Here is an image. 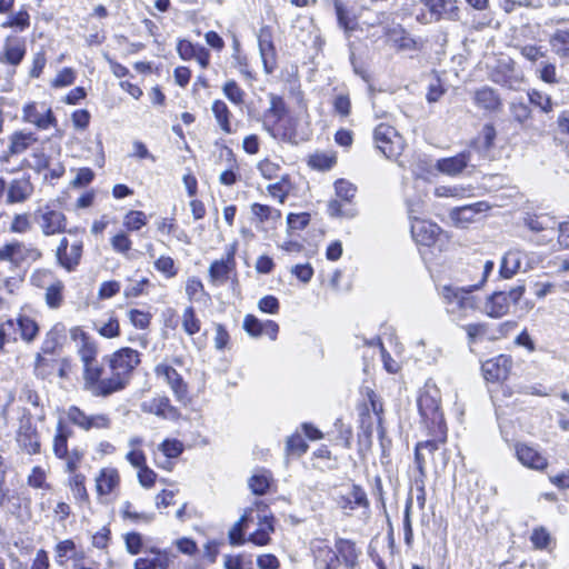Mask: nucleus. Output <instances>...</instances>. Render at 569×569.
<instances>
[{
    "label": "nucleus",
    "instance_id": "1",
    "mask_svg": "<svg viewBox=\"0 0 569 569\" xmlns=\"http://www.w3.org/2000/svg\"><path fill=\"white\" fill-rule=\"evenodd\" d=\"M140 361V353L128 347L103 357V362L110 371V378L99 380V375L93 382L90 393L93 397L107 398L122 391L129 385L132 372Z\"/></svg>",
    "mask_w": 569,
    "mask_h": 569
},
{
    "label": "nucleus",
    "instance_id": "2",
    "mask_svg": "<svg viewBox=\"0 0 569 569\" xmlns=\"http://www.w3.org/2000/svg\"><path fill=\"white\" fill-rule=\"evenodd\" d=\"M495 262L488 260L483 264L482 276L479 282L469 287L443 286L441 297L447 306V311L458 317H465L468 311L477 309V297L471 293L479 290L486 283L489 274L493 270Z\"/></svg>",
    "mask_w": 569,
    "mask_h": 569
},
{
    "label": "nucleus",
    "instance_id": "3",
    "mask_svg": "<svg viewBox=\"0 0 569 569\" xmlns=\"http://www.w3.org/2000/svg\"><path fill=\"white\" fill-rule=\"evenodd\" d=\"M69 333L76 353L82 363L83 390L90 393L96 378L101 372V369L98 368V342L80 327L71 328Z\"/></svg>",
    "mask_w": 569,
    "mask_h": 569
},
{
    "label": "nucleus",
    "instance_id": "4",
    "mask_svg": "<svg viewBox=\"0 0 569 569\" xmlns=\"http://www.w3.org/2000/svg\"><path fill=\"white\" fill-rule=\"evenodd\" d=\"M33 221L44 237H52L67 231V217L54 201H49L37 208L33 212Z\"/></svg>",
    "mask_w": 569,
    "mask_h": 569
},
{
    "label": "nucleus",
    "instance_id": "5",
    "mask_svg": "<svg viewBox=\"0 0 569 569\" xmlns=\"http://www.w3.org/2000/svg\"><path fill=\"white\" fill-rule=\"evenodd\" d=\"M42 251L31 244L13 240L0 247V262H9L14 269L32 264L42 258Z\"/></svg>",
    "mask_w": 569,
    "mask_h": 569
},
{
    "label": "nucleus",
    "instance_id": "6",
    "mask_svg": "<svg viewBox=\"0 0 569 569\" xmlns=\"http://www.w3.org/2000/svg\"><path fill=\"white\" fill-rule=\"evenodd\" d=\"M411 234L417 243L439 251L445 250L449 241L447 233L437 223L423 219L411 222Z\"/></svg>",
    "mask_w": 569,
    "mask_h": 569
},
{
    "label": "nucleus",
    "instance_id": "7",
    "mask_svg": "<svg viewBox=\"0 0 569 569\" xmlns=\"http://www.w3.org/2000/svg\"><path fill=\"white\" fill-rule=\"evenodd\" d=\"M377 149L388 159L398 158L406 147L403 137L390 124L380 123L373 130Z\"/></svg>",
    "mask_w": 569,
    "mask_h": 569
},
{
    "label": "nucleus",
    "instance_id": "8",
    "mask_svg": "<svg viewBox=\"0 0 569 569\" xmlns=\"http://www.w3.org/2000/svg\"><path fill=\"white\" fill-rule=\"evenodd\" d=\"M66 415L68 420L73 426L86 432L108 430L112 425V420L109 413H88L78 406H70Z\"/></svg>",
    "mask_w": 569,
    "mask_h": 569
},
{
    "label": "nucleus",
    "instance_id": "9",
    "mask_svg": "<svg viewBox=\"0 0 569 569\" xmlns=\"http://www.w3.org/2000/svg\"><path fill=\"white\" fill-rule=\"evenodd\" d=\"M39 137L31 131L27 130H17L12 132L8 140V149L0 157V163L2 164V170L12 173L18 170V168H10L8 164L10 162V158L13 156H19L24 153L27 150L32 149V147L38 143Z\"/></svg>",
    "mask_w": 569,
    "mask_h": 569
},
{
    "label": "nucleus",
    "instance_id": "10",
    "mask_svg": "<svg viewBox=\"0 0 569 569\" xmlns=\"http://www.w3.org/2000/svg\"><path fill=\"white\" fill-rule=\"evenodd\" d=\"M441 396L438 387L427 381L418 398V408L425 419L431 420L432 423L441 426L442 413L440 411Z\"/></svg>",
    "mask_w": 569,
    "mask_h": 569
},
{
    "label": "nucleus",
    "instance_id": "11",
    "mask_svg": "<svg viewBox=\"0 0 569 569\" xmlns=\"http://www.w3.org/2000/svg\"><path fill=\"white\" fill-rule=\"evenodd\" d=\"M21 119L38 130H48L58 124L52 109L46 103L37 101L28 102L22 107Z\"/></svg>",
    "mask_w": 569,
    "mask_h": 569
},
{
    "label": "nucleus",
    "instance_id": "12",
    "mask_svg": "<svg viewBox=\"0 0 569 569\" xmlns=\"http://www.w3.org/2000/svg\"><path fill=\"white\" fill-rule=\"evenodd\" d=\"M238 243L232 242L227 247L226 254L221 259L211 262L208 273L209 280L213 286H222L228 282L232 276L236 278V252Z\"/></svg>",
    "mask_w": 569,
    "mask_h": 569
},
{
    "label": "nucleus",
    "instance_id": "13",
    "mask_svg": "<svg viewBox=\"0 0 569 569\" xmlns=\"http://www.w3.org/2000/svg\"><path fill=\"white\" fill-rule=\"evenodd\" d=\"M157 378L162 379L172 391L177 401L187 403L189 401V387L182 376L170 365L159 363L154 368Z\"/></svg>",
    "mask_w": 569,
    "mask_h": 569
},
{
    "label": "nucleus",
    "instance_id": "14",
    "mask_svg": "<svg viewBox=\"0 0 569 569\" xmlns=\"http://www.w3.org/2000/svg\"><path fill=\"white\" fill-rule=\"evenodd\" d=\"M490 209L487 202L479 201L472 204L457 207L450 210L452 223L459 228H467L470 223L479 221Z\"/></svg>",
    "mask_w": 569,
    "mask_h": 569
},
{
    "label": "nucleus",
    "instance_id": "15",
    "mask_svg": "<svg viewBox=\"0 0 569 569\" xmlns=\"http://www.w3.org/2000/svg\"><path fill=\"white\" fill-rule=\"evenodd\" d=\"M335 190L337 197L340 199H335L329 201L328 203V212L331 217H353L355 212L351 210L343 211L342 210V201L350 203L352 199L356 197L357 187L351 182L339 179L335 183Z\"/></svg>",
    "mask_w": 569,
    "mask_h": 569
},
{
    "label": "nucleus",
    "instance_id": "16",
    "mask_svg": "<svg viewBox=\"0 0 569 569\" xmlns=\"http://www.w3.org/2000/svg\"><path fill=\"white\" fill-rule=\"evenodd\" d=\"M176 555L168 549L151 548L146 556L136 559L134 569H169Z\"/></svg>",
    "mask_w": 569,
    "mask_h": 569
},
{
    "label": "nucleus",
    "instance_id": "17",
    "mask_svg": "<svg viewBox=\"0 0 569 569\" xmlns=\"http://www.w3.org/2000/svg\"><path fill=\"white\" fill-rule=\"evenodd\" d=\"M26 52V40L17 36H9L6 38L0 51V62L17 67L23 60Z\"/></svg>",
    "mask_w": 569,
    "mask_h": 569
},
{
    "label": "nucleus",
    "instance_id": "18",
    "mask_svg": "<svg viewBox=\"0 0 569 569\" xmlns=\"http://www.w3.org/2000/svg\"><path fill=\"white\" fill-rule=\"evenodd\" d=\"M383 32L398 50L413 51L419 49L418 41L400 23H387L383 27Z\"/></svg>",
    "mask_w": 569,
    "mask_h": 569
},
{
    "label": "nucleus",
    "instance_id": "19",
    "mask_svg": "<svg viewBox=\"0 0 569 569\" xmlns=\"http://www.w3.org/2000/svg\"><path fill=\"white\" fill-rule=\"evenodd\" d=\"M258 510L262 508L261 512L257 515L258 529L252 532L248 541L257 545L264 546L270 541V533L273 531V517L266 512V505L261 501L256 502Z\"/></svg>",
    "mask_w": 569,
    "mask_h": 569
},
{
    "label": "nucleus",
    "instance_id": "20",
    "mask_svg": "<svg viewBox=\"0 0 569 569\" xmlns=\"http://www.w3.org/2000/svg\"><path fill=\"white\" fill-rule=\"evenodd\" d=\"M515 449L517 459L522 466L537 471H542L548 467V459L537 448L517 443Z\"/></svg>",
    "mask_w": 569,
    "mask_h": 569
},
{
    "label": "nucleus",
    "instance_id": "21",
    "mask_svg": "<svg viewBox=\"0 0 569 569\" xmlns=\"http://www.w3.org/2000/svg\"><path fill=\"white\" fill-rule=\"evenodd\" d=\"M337 503L346 515H350L357 507L368 508L369 506L365 490L358 485H352L346 493L340 495Z\"/></svg>",
    "mask_w": 569,
    "mask_h": 569
},
{
    "label": "nucleus",
    "instance_id": "22",
    "mask_svg": "<svg viewBox=\"0 0 569 569\" xmlns=\"http://www.w3.org/2000/svg\"><path fill=\"white\" fill-rule=\"evenodd\" d=\"M177 52L184 61L194 59L203 69L208 68L210 63V52L204 47L193 44L188 40L178 41Z\"/></svg>",
    "mask_w": 569,
    "mask_h": 569
},
{
    "label": "nucleus",
    "instance_id": "23",
    "mask_svg": "<svg viewBox=\"0 0 569 569\" xmlns=\"http://www.w3.org/2000/svg\"><path fill=\"white\" fill-rule=\"evenodd\" d=\"M258 44L260 57L263 63L266 73L270 74L277 67L276 49L271 40L269 29L262 28L258 36Z\"/></svg>",
    "mask_w": 569,
    "mask_h": 569
},
{
    "label": "nucleus",
    "instance_id": "24",
    "mask_svg": "<svg viewBox=\"0 0 569 569\" xmlns=\"http://www.w3.org/2000/svg\"><path fill=\"white\" fill-rule=\"evenodd\" d=\"M435 21L441 19L455 20L458 18L456 0H421Z\"/></svg>",
    "mask_w": 569,
    "mask_h": 569
},
{
    "label": "nucleus",
    "instance_id": "25",
    "mask_svg": "<svg viewBox=\"0 0 569 569\" xmlns=\"http://www.w3.org/2000/svg\"><path fill=\"white\" fill-rule=\"evenodd\" d=\"M141 408L144 412L156 415L163 419L176 420L180 416L178 409L170 403L167 397H157L144 401Z\"/></svg>",
    "mask_w": 569,
    "mask_h": 569
},
{
    "label": "nucleus",
    "instance_id": "26",
    "mask_svg": "<svg viewBox=\"0 0 569 569\" xmlns=\"http://www.w3.org/2000/svg\"><path fill=\"white\" fill-rule=\"evenodd\" d=\"M33 193V184L29 178L13 179L7 188V203H23Z\"/></svg>",
    "mask_w": 569,
    "mask_h": 569
},
{
    "label": "nucleus",
    "instance_id": "27",
    "mask_svg": "<svg viewBox=\"0 0 569 569\" xmlns=\"http://www.w3.org/2000/svg\"><path fill=\"white\" fill-rule=\"evenodd\" d=\"M442 437L438 440H427L418 442L415 448V462L421 477L426 476V462L427 458L432 456L439 448V443L446 442V432L441 431Z\"/></svg>",
    "mask_w": 569,
    "mask_h": 569
},
{
    "label": "nucleus",
    "instance_id": "28",
    "mask_svg": "<svg viewBox=\"0 0 569 569\" xmlns=\"http://www.w3.org/2000/svg\"><path fill=\"white\" fill-rule=\"evenodd\" d=\"M120 485L119 471L113 467L102 468L96 477V490L99 496L112 493Z\"/></svg>",
    "mask_w": 569,
    "mask_h": 569
},
{
    "label": "nucleus",
    "instance_id": "29",
    "mask_svg": "<svg viewBox=\"0 0 569 569\" xmlns=\"http://www.w3.org/2000/svg\"><path fill=\"white\" fill-rule=\"evenodd\" d=\"M470 162V156L468 152H461L453 157L439 159L436 163V168L439 172L456 177L463 172Z\"/></svg>",
    "mask_w": 569,
    "mask_h": 569
},
{
    "label": "nucleus",
    "instance_id": "30",
    "mask_svg": "<svg viewBox=\"0 0 569 569\" xmlns=\"http://www.w3.org/2000/svg\"><path fill=\"white\" fill-rule=\"evenodd\" d=\"M17 442L23 451L29 455L38 453L40 450V441L36 428L28 420L20 425L17 435Z\"/></svg>",
    "mask_w": 569,
    "mask_h": 569
},
{
    "label": "nucleus",
    "instance_id": "31",
    "mask_svg": "<svg viewBox=\"0 0 569 569\" xmlns=\"http://www.w3.org/2000/svg\"><path fill=\"white\" fill-rule=\"evenodd\" d=\"M316 562L321 569H343L340 556L329 546H320L315 550Z\"/></svg>",
    "mask_w": 569,
    "mask_h": 569
},
{
    "label": "nucleus",
    "instance_id": "32",
    "mask_svg": "<svg viewBox=\"0 0 569 569\" xmlns=\"http://www.w3.org/2000/svg\"><path fill=\"white\" fill-rule=\"evenodd\" d=\"M335 550L341 558L343 569H355L358 563L359 551L356 545L347 539H338L335 543Z\"/></svg>",
    "mask_w": 569,
    "mask_h": 569
},
{
    "label": "nucleus",
    "instance_id": "33",
    "mask_svg": "<svg viewBox=\"0 0 569 569\" xmlns=\"http://www.w3.org/2000/svg\"><path fill=\"white\" fill-rule=\"evenodd\" d=\"M250 210L259 223H267L272 228H276V224L281 219V211L268 204L254 202L251 204Z\"/></svg>",
    "mask_w": 569,
    "mask_h": 569
},
{
    "label": "nucleus",
    "instance_id": "34",
    "mask_svg": "<svg viewBox=\"0 0 569 569\" xmlns=\"http://www.w3.org/2000/svg\"><path fill=\"white\" fill-rule=\"evenodd\" d=\"M254 521L253 509L249 508L244 511L242 517L232 526L229 531V541L233 546H241L244 543L246 539L243 537L244 530H247Z\"/></svg>",
    "mask_w": 569,
    "mask_h": 569
},
{
    "label": "nucleus",
    "instance_id": "35",
    "mask_svg": "<svg viewBox=\"0 0 569 569\" xmlns=\"http://www.w3.org/2000/svg\"><path fill=\"white\" fill-rule=\"evenodd\" d=\"M495 139H496L495 127L492 124H487L483 127L480 134L475 139L473 147L483 157H486V158L493 157L491 154V149L493 148Z\"/></svg>",
    "mask_w": 569,
    "mask_h": 569
},
{
    "label": "nucleus",
    "instance_id": "36",
    "mask_svg": "<svg viewBox=\"0 0 569 569\" xmlns=\"http://www.w3.org/2000/svg\"><path fill=\"white\" fill-rule=\"evenodd\" d=\"M82 256V242L78 241L70 246L67 251L57 258V262L67 271H73L80 263Z\"/></svg>",
    "mask_w": 569,
    "mask_h": 569
},
{
    "label": "nucleus",
    "instance_id": "37",
    "mask_svg": "<svg viewBox=\"0 0 569 569\" xmlns=\"http://www.w3.org/2000/svg\"><path fill=\"white\" fill-rule=\"evenodd\" d=\"M211 111L220 129L224 133L231 134L233 132L230 123L231 112L227 103L220 99H217L211 104Z\"/></svg>",
    "mask_w": 569,
    "mask_h": 569
},
{
    "label": "nucleus",
    "instance_id": "38",
    "mask_svg": "<svg viewBox=\"0 0 569 569\" xmlns=\"http://www.w3.org/2000/svg\"><path fill=\"white\" fill-rule=\"evenodd\" d=\"M530 541L536 549L540 550H551L556 546L555 538L551 536L550 531L542 526L532 529Z\"/></svg>",
    "mask_w": 569,
    "mask_h": 569
},
{
    "label": "nucleus",
    "instance_id": "39",
    "mask_svg": "<svg viewBox=\"0 0 569 569\" xmlns=\"http://www.w3.org/2000/svg\"><path fill=\"white\" fill-rule=\"evenodd\" d=\"M292 190V186L289 176H282L279 181L267 186V192L273 199H277L279 203H284L287 197Z\"/></svg>",
    "mask_w": 569,
    "mask_h": 569
},
{
    "label": "nucleus",
    "instance_id": "40",
    "mask_svg": "<svg viewBox=\"0 0 569 569\" xmlns=\"http://www.w3.org/2000/svg\"><path fill=\"white\" fill-rule=\"evenodd\" d=\"M475 102L485 111H493L498 107V97L493 89L483 87L476 91Z\"/></svg>",
    "mask_w": 569,
    "mask_h": 569
},
{
    "label": "nucleus",
    "instance_id": "41",
    "mask_svg": "<svg viewBox=\"0 0 569 569\" xmlns=\"http://www.w3.org/2000/svg\"><path fill=\"white\" fill-rule=\"evenodd\" d=\"M521 253L517 250L508 251L500 263V276L505 278L512 277L520 268Z\"/></svg>",
    "mask_w": 569,
    "mask_h": 569
},
{
    "label": "nucleus",
    "instance_id": "42",
    "mask_svg": "<svg viewBox=\"0 0 569 569\" xmlns=\"http://www.w3.org/2000/svg\"><path fill=\"white\" fill-rule=\"evenodd\" d=\"M525 224L535 232L552 230L556 221L548 214H527L523 218Z\"/></svg>",
    "mask_w": 569,
    "mask_h": 569
},
{
    "label": "nucleus",
    "instance_id": "43",
    "mask_svg": "<svg viewBox=\"0 0 569 569\" xmlns=\"http://www.w3.org/2000/svg\"><path fill=\"white\" fill-rule=\"evenodd\" d=\"M73 555H80V552L76 551V543L71 539L59 541L54 546V561L58 566L63 567L67 559H72Z\"/></svg>",
    "mask_w": 569,
    "mask_h": 569
},
{
    "label": "nucleus",
    "instance_id": "44",
    "mask_svg": "<svg viewBox=\"0 0 569 569\" xmlns=\"http://www.w3.org/2000/svg\"><path fill=\"white\" fill-rule=\"evenodd\" d=\"M271 476L268 471L261 470L253 473L249 479L250 490L258 496L264 495L270 487Z\"/></svg>",
    "mask_w": 569,
    "mask_h": 569
},
{
    "label": "nucleus",
    "instance_id": "45",
    "mask_svg": "<svg viewBox=\"0 0 569 569\" xmlns=\"http://www.w3.org/2000/svg\"><path fill=\"white\" fill-rule=\"evenodd\" d=\"M550 46L559 57H569V30H557L550 38Z\"/></svg>",
    "mask_w": 569,
    "mask_h": 569
},
{
    "label": "nucleus",
    "instance_id": "46",
    "mask_svg": "<svg viewBox=\"0 0 569 569\" xmlns=\"http://www.w3.org/2000/svg\"><path fill=\"white\" fill-rule=\"evenodd\" d=\"M18 339V325L14 319H0V350L8 342Z\"/></svg>",
    "mask_w": 569,
    "mask_h": 569
},
{
    "label": "nucleus",
    "instance_id": "47",
    "mask_svg": "<svg viewBox=\"0 0 569 569\" xmlns=\"http://www.w3.org/2000/svg\"><path fill=\"white\" fill-rule=\"evenodd\" d=\"M18 333L21 339L27 342L32 341L38 335L39 328L34 320L28 317H19L17 319Z\"/></svg>",
    "mask_w": 569,
    "mask_h": 569
},
{
    "label": "nucleus",
    "instance_id": "48",
    "mask_svg": "<svg viewBox=\"0 0 569 569\" xmlns=\"http://www.w3.org/2000/svg\"><path fill=\"white\" fill-rule=\"evenodd\" d=\"M69 436L70 432L66 431L62 422H59L57 426V433L53 439V452L60 459L67 456Z\"/></svg>",
    "mask_w": 569,
    "mask_h": 569
},
{
    "label": "nucleus",
    "instance_id": "49",
    "mask_svg": "<svg viewBox=\"0 0 569 569\" xmlns=\"http://www.w3.org/2000/svg\"><path fill=\"white\" fill-rule=\"evenodd\" d=\"M222 92L234 106L240 107L244 103L246 92L234 80H228L222 87Z\"/></svg>",
    "mask_w": 569,
    "mask_h": 569
},
{
    "label": "nucleus",
    "instance_id": "50",
    "mask_svg": "<svg viewBox=\"0 0 569 569\" xmlns=\"http://www.w3.org/2000/svg\"><path fill=\"white\" fill-rule=\"evenodd\" d=\"M62 331L63 328L57 325L47 332L41 347L43 353L51 355L56 351L60 343Z\"/></svg>",
    "mask_w": 569,
    "mask_h": 569
},
{
    "label": "nucleus",
    "instance_id": "51",
    "mask_svg": "<svg viewBox=\"0 0 569 569\" xmlns=\"http://www.w3.org/2000/svg\"><path fill=\"white\" fill-rule=\"evenodd\" d=\"M64 284L61 280L53 281L46 291V302L50 308H58L61 306Z\"/></svg>",
    "mask_w": 569,
    "mask_h": 569
},
{
    "label": "nucleus",
    "instance_id": "52",
    "mask_svg": "<svg viewBox=\"0 0 569 569\" xmlns=\"http://www.w3.org/2000/svg\"><path fill=\"white\" fill-rule=\"evenodd\" d=\"M181 322L184 332L189 336H193L200 331L201 322L196 317V312L192 307H188L183 310Z\"/></svg>",
    "mask_w": 569,
    "mask_h": 569
},
{
    "label": "nucleus",
    "instance_id": "53",
    "mask_svg": "<svg viewBox=\"0 0 569 569\" xmlns=\"http://www.w3.org/2000/svg\"><path fill=\"white\" fill-rule=\"evenodd\" d=\"M497 297H498V291L491 292L483 299H480L477 297V309L476 310H478L491 318H497L498 317Z\"/></svg>",
    "mask_w": 569,
    "mask_h": 569
},
{
    "label": "nucleus",
    "instance_id": "54",
    "mask_svg": "<svg viewBox=\"0 0 569 569\" xmlns=\"http://www.w3.org/2000/svg\"><path fill=\"white\" fill-rule=\"evenodd\" d=\"M148 222L147 216L142 211L131 210L123 218V226L128 231H138Z\"/></svg>",
    "mask_w": 569,
    "mask_h": 569
},
{
    "label": "nucleus",
    "instance_id": "55",
    "mask_svg": "<svg viewBox=\"0 0 569 569\" xmlns=\"http://www.w3.org/2000/svg\"><path fill=\"white\" fill-rule=\"evenodd\" d=\"M121 515L124 519L132 522H144L149 523L153 520L152 513L137 512L133 510V506L130 501H124L121 508Z\"/></svg>",
    "mask_w": 569,
    "mask_h": 569
},
{
    "label": "nucleus",
    "instance_id": "56",
    "mask_svg": "<svg viewBox=\"0 0 569 569\" xmlns=\"http://www.w3.org/2000/svg\"><path fill=\"white\" fill-rule=\"evenodd\" d=\"M30 24V16L26 10H20L14 14H11L6 22L2 23L3 28H16L19 31H23Z\"/></svg>",
    "mask_w": 569,
    "mask_h": 569
},
{
    "label": "nucleus",
    "instance_id": "57",
    "mask_svg": "<svg viewBox=\"0 0 569 569\" xmlns=\"http://www.w3.org/2000/svg\"><path fill=\"white\" fill-rule=\"evenodd\" d=\"M27 482L34 489H50V485L47 482V472L39 466L32 468Z\"/></svg>",
    "mask_w": 569,
    "mask_h": 569
},
{
    "label": "nucleus",
    "instance_id": "58",
    "mask_svg": "<svg viewBox=\"0 0 569 569\" xmlns=\"http://www.w3.org/2000/svg\"><path fill=\"white\" fill-rule=\"evenodd\" d=\"M110 244L116 252L127 256L131 250L132 241L126 232L120 231L110 239Z\"/></svg>",
    "mask_w": 569,
    "mask_h": 569
},
{
    "label": "nucleus",
    "instance_id": "59",
    "mask_svg": "<svg viewBox=\"0 0 569 569\" xmlns=\"http://www.w3.org/2000/svg\"><path fill=\"white\" fill-rule=\"evenodd\" d=\"M309 166L318 170H329L336 163V157L328 153H315L309 158Z\"/></svg>",
    "mask_w": 569,
    "mask_h": 569
},
{
    "label": "nucleus",
    "instance_id": "60",
    "mask_svg": "<svg viewBox=\"0 0 569 569\" xmlns=\"http://www.w3.org/2000/svg\"><path fill=\"white\" fill-rule=\"evenodd\" d=\"M23 164L37 172H41L49 167V157L42 150L37 149L31 153V159L24 160Z\"/></svg>",
    "mask_w": 569,
    "mask_h": 569
},
{
    "label": "nucleus",
    "instance_id": "61",
    "mask_svg": "<svg viewBox=\"0 0 569 569\" xmlns=\"http://www.w3.org/2000/svg\"><path fill=\"white\" fill-rule=\"evenodd\" d=\"M32 229V221L28 213L14 214L10 223V231L13 233H27Z\"/></svg>",
    "mask_w": 569,
    "mask_h": 569
},
{
    "label": "nucleus",
    "instance_id": "62",
    "mask_svg": "<svg viewBox=\"0 0 569 569\" xmlns=\"http://www.w3.org/2000/svg\"><path fill=\"white\" fill-rule=\"evenodd\" d=\"M159 450L167 458H177L183 451V443L178 439H166L159 445Z\"/></svg>",
    "mask_w": 569,
    "mask_h": 569
},
{
    "label": "nucleus",
    "instance_id": "63",
    "mask_svg": "<svg viewBox=\"0 0 569 569\" xmlns=\"http://www.w3.org/2000/svg\"><path fill=\"white\" fill-rule=\"evenodd\" d=\"M127 315L132 326L138 329H147L150 325L151 315L149 312L130 309Z\"/></svg>",
    "mask_w": 569,
    "mask_h": 569
},
{
    "label": "nucleus",
    "instance_id": "64",
    "mask_svg": "<svg viewBox=\"0 0 569 569\" xmlns=\"http://www.w3.org/2000/svg\"><path fill=\"white\" fill-rule=\"evenodd\" d=\"M154 268L167 278L176 277L178 270L171 257L161 256L154 261Z\"/></svg>",
    "mask_w": 569,
    "mask_h": 569
}]
</instances>
